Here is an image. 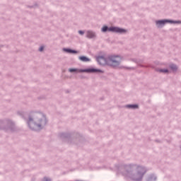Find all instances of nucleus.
Wrapping results in <instances>:
<instances>
[{
    "label": "nucleus",
    "mask_w": 181,
    "mask_h": 181,
    "mask_svg": "<svg viewBox=\"0 0 181 181\" xmlns=\"http://www.w3.org/2000/svg\"><path fill=\"white\" fill-rule=\"evenodd\" d=\"M148 169L136 164H121L117 167V174L132 181H142Z\"/></svg>",
    "instance_id": "nucleus-1"
},
{
    "label": "nucleus",
    "mask_w": 181,
    "mask_h": 181,
    "mask_svg": "<svg viewBox=\"0 0 181 181\" xmlns=\"http://www.w3.org/2000/svg\"><path fill=\"white\" fill-rule=\"evenodd\" d=\"M26 123L31 131H40V129H43L46 127L47 119L43 113L33 112L28 115Z\"/></svg>",
    "instance_id": "nucleus-2"
},
{
    "label": "nucleus",
    "mask_w": 181,
    "mask_h": 181,
    "mask_svg": "<svg viewBox=\"0 0 181 181\" xmlns=\"http://www.w3.org/2000/svg\"><path fill=\"white\" fill-rule=\"evenodd\" d=\"M117 57H119L118 55H110L107 57L104 56H98L96 57V62L100 66H109V67H112V69H116L121 64V61L117 60Z\"/></svg>",
    "instance_id": "nucleus-3"
},
{
    "label": "nucleus",
    "mask_w": 181,
    "mask_h": 181,
    "mask_svg": "<svg viewBox=\"0 0 181 181\" xmlns=\"http://www.w3.org/2000/svg\"><path fill=\"white\" fill-rule=\"evenodd\" d=\"M0 128L4 129V131H11V132H15L17 129L15 122H13L12 119H5L1 121Z\"/></svg>",
    "instance_id": "nucleus-4"
},
{
    "label": "nucleus",
    "mask_w": 181,
    "mask_h": 181,
    "mask_svg": "<svg viewBox=\"0 0 181 181\" xmlns=\"http://www.w3.org/2000/svg\"><path fill=\"white\" fill-rule=\"evenodd\" d=\"M69 73H104V71L95 68H88L86 69H78L76 68H71L69 69Z\"/></svg>",
    "instance_id": "nucleus-5"
},
{
    "label": "nucleus",
    "mask_w": 181,
    "mask_h": 181,
    "mask_svg": "<svg viewBox=\"0 0 181 181\" xmlns=\"http://www.w3.org/2000/svg\"><path fill=\"white\" fill-rule=\"evenodd\" d=\"M101 31L103 32V33H105V32H112L113 33H127V30L124 29V28H121L119 27H110L108 28L107 25H104L102 28H101Z\"/></svg>",
    "instance_id": "nucleus-6"
},
{
    "label": "nucleus",
    "mask_w": 181,
    "mask_h": 181,
    "mask_svg": "<svg viewBox=\"0 0 181 181\" xmlns=\"http://www.w3.org/2000/svg\"><path fill=\"white\" fill-rule=\"evenodd\" d=\"M166 23H177L180 24L181 21H173V20H168V19H164V20H158L156 21V25L157 28H162L163 26H165Z\"/></svg>",
    "instance_id": "nucleus-7"
},
{
    "label": "nucleus",
    "mask_w": 181,
    "mask_h": 181,
    "mask_svg": "<svg viewBox=\"0 0 181 181\" xmlns=\"http://www.w3.org/2000/svg\"><path fill=\"white\" fill-rule=\"evenodd\" d=\"M63 52H65L66 53H69L71 54H77V53H78V51L70 48H63Z\"/></svg>",
    "instance_id": "nucleus-8"
},
{
    "label": "nucleus",
    "mask_w": 181,
    "mask_h": 181,
    "mask_svg": "<svg viewBox=\"0 0 181 181\" xmlns=\"http://www.w3.org/2000/svg\"><path fill=\"white\" fill-rule=\"evenodd\" d=\"M71 135L70 133H61L59 134V137L61 139H70Z\"/></svg>",
    "instance_id": "nucleus-9"
},
{
    "label": "nucleus",
    "mask_w": 181,
    "mask_h": 181,
    "mask_svg": "<svg viewBox=\"0 0 181 181\" xmlns=\"http://www.w3.org/2000/svg\"><path fill=\"white\" fill-rule=\"evenodd\" d=\"M158 177L154 174H150L147 176L146 181H156Z\"/></svg>",
    "instance_id": "nucleus-10"
},
{
    "label": "nucleus",
    "mask_w": 181,
    "mask_h": 181,
    "mask_svg": "<svg viewBox=\"0 0 181 181\" xmlns=\"http://www.w3.org/2000/svg\"><path fill=\"white\" fill-rule=\"evenodd\" d=\"M126 108H129L130 110H138V108H139V105L137 104L127 105Z\"/></svg>",
    "instance_id": "nucleus-11"
},
{
    "label": "nucleus",
    "mask_w": 181,
    "mask_h": 181,
    "mask_svg": "<svg viewBox=\"0 0 181 181\" xmlns=\"http://www.w3.org/2000/svg\"><path fill=\"white\" fill-rule=\"evenodd\" d=\"M87 37L88 39H94L95 37V33L90 30L87 31Z\"/></svg>",
    "instance_id": "nucleus-12"
},
{
    "label": "nucleus",
    "mask_w": 181,
    "mask_h": 181,
    "mask_svg": "<svg viewBox=\"0 0 181 181\" xmlns=\"http://www.w3.org/2000/svg\"><path fill=\"white\" fill-rule=\"evenodd\" d=\"M79 60H81V62H91V59H90L88 57H86V56H81L78 57Z\"/></svg>",
    "instance_id": "nucleus-13"
},
{
    "label": "nucleus",
    "mask_w": 181,
    "mask_h": 181,
    "mask_svg": "<svg viewBox=\"0 0 181 181\" xmlns=\"http://www.w3.org/2000/svg\"><path fill=\"white\" fill-rule=\"evenodd\" d=\"M169 68L170 69V70H172V71H177V64H170L169 65Z\"/></svg>",
    "instance_id": "nucleus-14"
},
{
    "label": "nucleus",
    "mask_w": 181,
    "mask_h": 181,
    "mask_svg": "<svg viewBox=\"0 0 181 181\" xmlns=\"http://www.w3.org/2000/svg\"><path fill=\"white\" fill-rule=\"evenodd\" d=\"M156 71H158L159 73H169V70L168 69H156Z\"/></svg>",
    "instance_id": "nucleus-15"
},
{
    "label": "nucleus",
    "mask_w": 181,
    "mask_h": 181,
    "mask_svg": "<svg viewBox=\"0 0 181 181\" xmlns=\"http://www.w3.org/2000/svg\"><path fill=\"white\" fill-rule=\"evenodd\" d=\"M18 114H19V115H21L22 118L26 119V118H25V112H18Z\"/></svg>",
    "instance_id": "nucleus-16"
},
{
    "label": "nucleus",
    "mask_w": 181,
    "mask_h": 181,
    "mask_svg": "<svg viewBox=\"0 0 181 181\" xmlns=\"http://www.w3.org/2000/svg\"><path fill=\"white\" fill-rule=\"evenodd\" d=\"M42 181H52V179L47 177H45L42 180Z\"/></svg>",
    "instance_id": "nucleus-17"
},
{
    "label": "nucleus",
    "mask_w": 181,
    "mask_h": 181,
    "mask_svg": "<svg viewBox=\"0 0 181 181\" xmlns=\"http://www.w3.org/2000/svg\"><path fill=\"white\" fill-rule=\"evenodd\" d=\"M43 50H45V47L41 46V47L39 48V52H42Z\"/></svg>",
    "instance_id": "nucleus-18"
},
{
    "label": "nucleus",
    "mask_w": 181,
    "mask_h": 181,
    "mask_svg": "<svg viewBox=\"0 0 181 181\" xmlns=\"http://www.w3.org/2000/svg\"><path fill=\"white\" fill-rule=\"evenodd\" d=\"M78 33H79V35H81L83 36V35H84V31L78 30Z\"/></svg>",
    "instance_id": "nucleus-19"
},
{
    "label": "nucleus",
    "mask_w": 181,
    "mask_h": 181,
    "mask_svg": "<svg viewBox=\"0 0 181 181\" xmlns=\"http://www.w3.org/2000/svg\"><path fill=\"white\" fill-rule=\"evenodd\" d=\"M125 69H129V70H135V68H134V67H130V68L125 67Z\"/></svg>",
    "instance_id": "nucleus-20"
},
{
    "label": "nucleus",
    "mask_w": 181,
    "mask_h": 181,
    "mask_svg": "<svg viewBox=\"0 0 181 181\" xmlns=\"http://www.w3.org/2000/svg\"><path fill=\"white\" fill-rule=\"evenodd\" d=\"M132 62H134L135 63H138V62H136V59H132Z\"/></svg>",
    "instance_id": "nucleus-21"
},
{
    "label": "nucleus",
    "mask_w": 181,
    "mask_h": 181,
    "mask_svg": "<svg viewBox=\"0 0 181 181\" xmlns=\"http://www.w3.org/2000/svg\"><path fill=\"white\" fill-rule=\"evenodd\" d=\"M35 6H37V3H35V4H34V8H35Z\"/></svg>",
    "instance_id": "nucleus-22"
},
{
    "label": "nucleus",
    "mask_w": 181,
    "mask_h": 181,
    "mask_svg": "<svg viewBox=\"0 0 181 181\" xmlns=\"http://www.w3.org/2000/svg\"><path fill=\"white\" fill-rule=\"evenodd\" d=\"M29 8H35V6H30Z\"/></svg>",
    "instance_id": "nucleus-23"
},
{
    "label": "nucleus",
    "mask_w": 181,
    "mask_h": 181,
    "mask_svg": "<svg viewBox=\"0 0 181 181\" xmlns=\"http://www.w3.org/2000/svg\"><path fill=\"white\" fill-rule=\"evenodd\" d=\"M140 66V67H144V65H139Z\"/></svg>",
    "instance_id": "nucleus-24"
},
{
    "label": "nucleus",
    "mask_w": 181,
    "mask_h": 181,
    "mask_svg": "<svg viewBox=\"0 0 181 181\" xmlns=\"http://www.w3.org/2000/svg\"><path fill=\"white\" fill-rule=\"evenodd\" d=\"M156 142H160V141H159V140H156Z\"/></svg>",
    "instance_id": "nucleus-25"
}]
</instances>
